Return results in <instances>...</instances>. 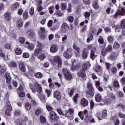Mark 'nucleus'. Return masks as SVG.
Instances as JSON below:
<instances>
[{
	"label": "nucleus",
	"instance_id": "nucleus-1",
	"mask_svg": "<svg viewBox=\"0 0 125 125\" xmlns=\"http://www.w3.org/2000/svg\"><path fill=\"white\" fill-rule=\"evenodd\" d=\"M29 88L32 90L33 93H35L36 88L38 93H41V92L42 91V86L37 82L34 83V85L32 83H29Z\"/></svg>",
	"mask_w": 125,
	"mask_h": 125
},
{
	"label": "nucleus",
	"instance_id": "nucleus-2",
	"mask_svg": "<svg viewBox=\"0 0 125 125\" xmlns=\"http://www.w3.org/2000/svg\"><path fill=\"white\" fill-rule=\"evenodd\" d=\"M50 61L54 65L55 63L58 64V68H61L62 66V60L59 56H55L53 60H51Z\"/></svg>",
	"mask_w": 125,
	"mask_h": 125
},
{
	"label": "nucleus",
	"instance_id": "nucleus-3",
	"mask_svg": "<svg viewBox=\"0 0 125 125\" xmlns=\"http://www.w3.org/2000/svg\"><path fill=\"white\" fill-rule=\"evenodd\" d=\"M62 73L64 76L65 79H66L67 81H70V80L72 79V74H71L67 68H63L62 69Z\"/></svg>",
	"mask_w": 125,
	"mask_h": 125
},
{
	"label": "nucleus",
	"instance_id": "nucleus-4",
	"mask_svg": "<svg viewBox=\"0 0 125 125\" xmlns=\"http://www.w3.org/2000/svg\"><path fill=\"white\" fill-rule=\"evenodd\" d=\"M89 49H91L90 52V58L91 59H94L97 57V55H95V52L96 51V48L95 47H92V45H90L88 46Z\"/></svg>",
	"mask_w": 125,
	"mask_h": 125
},
{
	"label": "nucleus",
	"instance_id": "nucleus-5",
	"mask_svg": "<svg viewBox=\"0 0 125 125\" xmlns=\"http://www.w3.org/2000/svg\"><path fill=\"white\" fill-rule=\"evenodd\" d=\"M85 93L87 98H92V97L94 96V90L87 89L85 91Z\"/></svg>",
	"mask_w": 125,
	"mask_h": 125
},
{
	"label": "nucleus",
	"instance_id": "nucleus-6",
	"mask_svg": "<svg viewBox=\"0 0 125 125\" xmlns=\"http://www.w3.org/2000/svg\"><path fill=\"white\" fill-rule=\"evenodd\" d=\"M74 114V108H70L68 111H65V117H67L68 119H70Z\"/></svg>",
	"mask_w": 125,
	"mask_h": 125
},
{
	"label": "nucleus",
	"instance_id": "nucleus-7",
	"mask_svg": "<svg viewBox=\"0 0 125 125\" xmlns=\"http://www.w3.org/2000/svg\"><path fill=\"white\" fill-rule=\"evenodd\" d=\"M125 13V8L124 7L121 8V10H118L114 15V18H117L118 15H124Z\"/></svg>",
	"mask_w": 125,
	"mask_h": 125
},
{
	"label": "nucleus",
	"instance_id": "nucleus-8",
	"mask_svg": "<svg viewBox=\"0 0 125 125\" xmlns=\"http://www.w3.org/2000/svg\"><path fill=\"white\" fill-rule=\"evenodd\" d=\"M50 118L52 121H57L59 119V117L57 116V115H56V113H55L54 111H51L50 112Z\"/></svg>",
	"mask_w": 125,
	"mask_h": 125
},
{
	"label": "nucleus",
	"instance_id": "nucleus-9",
	"mask_svg": "<svg viewBox=\"0 0 125 125\" xmlns=\"http://www.w3.org/2000/svg\"><path fill=\"white\" fill-rule=\"evenodd\" d=\"M71 62L72 63V65L70 67V69L71 71H74V70H75V69L77 68V67H79V65H77V62L75 59L72 60Z\"/></svg>",
	"mask_w": 125,
	"mask_h": 125
},
{
	"label": "nucleus",
	"instance_id": "nucleus-10",
	"mask_svg": "<svg viewBox=\"0 0 125 125\" xmlns=\"http://www.w3.org/2000/svg\"><path fill=\"white\" fill-rule=\"evenodd\" d=\"M53 94L54 97L56 98L58 101L61 100V94H60V92L59 91H55Z\"/></svg>",
	"mask_w": 125,
	"mask_h": 125
},
{
	"label": "nucleus",
	"instance_id": "nucleus-11",
	"mask_svg": "<svg viewBox=\"0 0 125 125\" xmlns=\"http://www.w3.org/2000/svg\"><path fill=\"white\" fill-rule=\"evenodd\" d=\"M118 55L119 54H118V53H112L111 55L108 57V59H109L110 60H116Z\"/></svg>",
	"mask_w": 125,
	"mask_h": 125
},
{
	"label": "nucleus",
	"instance_id": "nucleus-12",
	"mask_svg": "<svg viewBox=\"0 0 125 125\" xmlns=\"http://www.w3.org/2000/svg\"><path fill=\"white\" fill-rule=\"evenodd\" d=\"M78 76L80 78H82V79L85 78V77H86V74H85V71L84 69H81L78 72Z\"/></svg>",
	"mask_w": 125,
	"mask_h": 125
},
{
	"label": "nucleus",
	"instance_id": "nucleus-13",
	"mask_svg": "<svg viewBox=\"0 0 125 125\" xmlns=\"http://www.w3.org/2000/svg\"><path fill=\"white\" fill-rule=\"evenodd\" d=\"M69 30V26L67 23H63L62 25V31L63 33H66V31Z\"/></svg>",
	"mask_w": 125,
	"mask_h": 125
},
{
	"label": "nucleus",
	"instance_id": "nucleus-14",
	"mask_svg": "<svg viewBox=\"0 0 125 125\" xmlns=\"http://www.w3.org/2000/svg\"><path fill=\"white\" fill-rule=\"evenodd\" d=\"M81 104L84 107H86L88 105V101L84 98H82L81 101Z\"/></svg>",
	"mask_w": 125,
	"mask_h": 125
},
{
	"label": "nucleus",
	"instance_id": "nucleus-15",
	"mask_svg": "<svg viewBox=\"0 0 125 125\" xmlns=\"http://www.w3.org/2000/svg\"><path fill=\"white\" fill-rule=\"evenodd\" d=\"M50 50L52 53H55V52H57V50H58V47L56 46V45L53 44L51 46Z\"/></svg>",
	"mask_w": 125,
	"mask_h": 125
},
{
	"label": "nucleus",
	"instance_id": "nucleus-16",
	"mask_svg": "<svg viewBox=\"0 0 125 125\" xmlns=\"http://www.w3.org/2000/svg\"><path fill=\"white\" fill-rule=\"evenodd\" d=\"M95 99L96 102H101L102 101V96L100 93H98L95 95Z\"/></svg>",
	"mask_w": 125,
	"mask_h": 125
},
{
	"label": "nucleus",
	"instance_id": "nucleus-17",
	"mask_svg": "<svg viewBox=\"0 0 125 125\" xmlns=\"http://www.w3.org/2000/svg\"><path fill=\"white\" fill-rule=\"evenodd\" d=\"M19 69L21 72H25V71H26L25 63L24 62H22L20 63Z\"/></svg>",
	"mask_w": 125,
	"mask_h": 125
},
{
	"label": "nucleus",
	"instance_id": "nucleus-18",
	"mask_svg": "<svg viewBox=\"0 0 125 125\" xmlns=\"http://www.w3.org/2000/svg\"><path fill=\"white\" fill-rule=\"evenodd\" d=\"M91 65L89 63V62H87L85 63H84L82 66V69H83L84 71H85L87 69H88L90 67Z\"/></svg>",
	"mask_w": 125,
	"mask_h": 125
},
{
	"label": "nucleus",
	"instance_id": "nucleus-19",
	"mask_svg": "<svg viewBox=\"0 0 125 125\" xmlns=\"http://www.w3.org/2000/svg\"><path fill=\"white\" fill-rule=\"evenodd\" d=\"M87 54H88V51L87 49H84L82 53V57L83 59H86L87 58Z\"/></svg>",
	"mask_w": 125,
	"mask_h": 125
},
{
	"label": "nucleus",
	"instance_id": "nucleus-20",
	"mask_svg": "<svg viewBox=\"0 0 125 125\" xmlns=\"http://www.w3.org/2000/svg\"><path fill=\"white\" fill-rule=\"evenodd\" d=\"M25 44L27 45V48L29 50H33L35 48V45L33 43H30L29 42H26Z\"/></svg>",
	"mask_w": 125,
	"mask_h": 125
},
{
	"label": "nucleus",
	"instance_id": "nucleus-21",
	"mask_svg": "<svg viewBox=\"0 0 125 125\" xmlns=\"http://www.w3.org/2000/svg\"><path fill=\"white\" fill-rule=\"evenodd\" d=\"M104 102L107 105H109V104H111V100L110 99V98L109 97V96L105 97L104 98Z\"/></svg>",
	"mask_w": 125,
	"mask_h": 125
},
{
	"label": "nucleus",
	"instance_id": "nucleus-22",
	"mask_svg": "<svg viewBox=\"0 0 125 125\" xmlns=\"http://www.w3.org/2000/svg\"><path fill=\"white\" fill-rule=\"evenodd\" d=\"M18 27H22L24 25V21L21 19H19L17 22Z\"/></svg>",
	"mask_w": 125,
	"mask_h": 125
},
{
	"label": "nucleus",
	"instance_id": "nucleus-23",
	"mask_svg": "<svg viewBox=\"0 0 125 125\" xmlns=\"http://www.w3.org/2000/svg\"><path fill=\"white\" fill-rule=\"evenodd\" d=\"M11 106H8L7 107V110L5 111V115L6 116H8V117L10 116V112L11 111Z\"/></svg>",
	"mask_w": 125,
	"mask_h": 125
},
{
	"label": "nucleus",
	"instance_id": "nucleus-24",
	"mask_svg": "<svg viewBox=\"0 0 125 125\" xmlns=\"http://www.w3.org/2000/svg\"><path fill=\"white\" fill-rule=\"evenodd\" d=\"M74 49L76 50V56L77 57H79L80 56V48H79L78 46L76 45H74L73 46Z\"/></svg>",
	"mask_w": 125,
	"mask_h": 125
},
{
	"label": "nucleus",
	"instance_id": "nucleus-25",
	"mask_svg": "<svg viewBox=\"0 0 125 125\" xmlns=\"http://www.w3.org/2000/svg\"><path fill=\"white\" fill-rule=\"evenodd\" d=\"M27 35H28V38H30V39H33V38L36 37V34L34 32L29 31L28 32Z\"/></svg>",
	"mask_w": 125,
	"mask_h": 125
},
{
	"label": "nucleus",
	"instance_id": "nucleus-26",
	"mask_svg": "<svg viewBox=\"0 0 125 125\" xmlns=\"http://www.w3.org/2000/svg\"><path fill=\"white\" fill-rule=\"evenodd\" d=\"M34 76L35 78H37V79H42V78L43 75L42 73L41 72H37L34 74Z\"/></svg>",
	"mask_w": 125,
	"mask_h": 125
},
{
	"label": "nucleus",
	"instance_id": "nucleus-27",
	"mask_svg": "<svg viewBox=\"0 0 125 125\" xmlns=\"http://www.w3.org/2000/svg\"><path fill=\"white\" fill-rule=\"evenodd\" d=\"M42 50L41 48H37L34 51V54L36 55V56L39 55L40 53H42Z\"/></svg>",
	"mask_w": 125,
	"mask_h": 125
},
{
	"label": "nucleus",
	"instance_id": "nucleus-28",
	"mask_svg": "<svg viewBox=\"0 0 125 125\" xmlns=\"http://www.w3.org/2000/svg\"><path fill=\"white\" fill-rule=\"evenodd\" d=\"M108 116V113H107V110L104 109L103 111L102 115L100 116L101 118H106Z\"/></svg>",
	"mask_w": 125,
	"mask_h": 125
},
{
	"label": "nucleus",
	"instance_id": "nucleus-29",
	"mask_svg": "<svg viewBox=\"0 0 125 125\" xmlns=\"http://www.w3.org/2000/svg\"><path fill=\"white\" fill-rule=\"evenodd\" d=\"M92 40H93V35L91 34H89V35L88 36V38L87 39V42L88 43L90 42H91Z\"/></svg>",
	"mask_w": 125,
	"mask_h": 125
},
{
	"label": "nucleus",
	"instance_id": "nucleus-30",
	"mask_svg": "<svg viewBox=\"0 0 125 125\" xmlns=\"http://www.w3.org/2000/svg\"><path fill=\"white\" fill-rule=\"evenodd\" d=\"M54 14L55 15H56V16L60 17V16H62V15H63V13H62L61 10H57L55 11Z\"/></svg>",
	"mask_w": 125,
	"mask_h": 125
},
{
	"label": "nucleus",
	"instance_id": "nucleus-31",
	"mask_svg": "<svg viewBox=\"0 0 125 125\" xmlns=\"http://www.w3.org/2000/svg\"><path fill=\"white\" fill-rule=\"evenodd\" d=\"M38 58L41 61L44 60L46 58V56H45V54L42 53L38 56Z\"/></svg>",
	"mask_w": 125,
	"mask_h": 125
},
{
	"label": "nucleus",
	"instance_id": "nucleus-32",
	"mask_svg": "<svg viewBox=\"0 0 125 125\" xmlns=\"http://www.w3.org/2000/svg\"><path fill=\"white\" fill-rule=\"evenodd\" d=\"M6 21L10 20V14L9 13H5L4 15Z\"/></svg>",
	"mask_w": 125,
	"mask_h": 125
},
{
	"label": "nucleus",
	"instance_id": "nucleus-33",
	"mask_svg": "<svg viewBox=\"0 0 125 125\" xmlns=\"http://www.w3.org/2000/svg\"><path fill=\"white\" fill-rule=\"evenodd\" d=\"M101 66L100 65H96L94 67V70L95 71V72H100L102 70Z\"/></svg>",
	"mask_w": 125,
	"mask_h": 125
},
{
	"label": "nucleus",
	"instance_id": "nucleus-34",
	"mask_svg": "<svg viewBox=\"0 0 125 125\" xmlns=\"http://www.w3.org/2000/svg\"><path fill=\"white\" fill-rule=\"evenodd\" d=\"M61 9L62 10H65L67 7V3L62 2L61 3Z\"/></svg>",
	"mask_w": 125,
	"mask_h": 125
},
{
	"label": "nucleus",
	"instance_id": "nucleus-35",
	"mask_svg": "<svg viewBox=\"0 0 125 125\" xmlns=\"http://www.w3.org/2000/svg\"><path fill=\"white\" fill-rule=\"evenodd\" d=\"M63 56L66 59H70L72 57V55H69L67 52H64L63 53Z\"/></svg>",
	"mask_w": 125,
	"mask_h": 125
},
{
	"label": "nucleus",
	"instance_id": "nucleus-36",
	"mask_svg": "<svg viewBox=\"0 0 125 125\" xmlns=\"http://www.w3.org/2000/svg\"><path fill=\"white\" fill-rule=\"evenodd\" d=\"M15 53L17 55H20V54H22V50H21V49L20 48H17L16 49Z\"/></svg>",
	"mask_w": 125,
	"mask_h": 125
},
{
	"label": "nucleus",
	"instance_id": "nucleus-37",
	"mask_svg": "<svg viewBox=\"0 0 125 125\" xmlns=\"http://www.w3.org/2000/svg\"><path fill=\"white\" fill-rule=\"evenodd\" d=\"M93 7L95 9H98L99 8V5L97 3V1H94L93 3Z\"/></svg>",
	"mask_w": 125,
	"mask_h": 125
},
{
	"label": "nucleus",
	"instance_id": "nucleus-38",
	"mask_svg": "<svg viewBox=\"0 0 125 125\" xmlns=\"http://www.w3.org/2000/svg\"><path fill=\"white\" fill-rule=\"evenodd\" d=\"M40 122L41 124H45L46 123V119L45 117H43L42 116H40Z\"/></svg>",
	"mask_w": 125,
	"mask_h": 125
},
{
	"label": "nucleus",
	"instance_id": "nucleus-39",
	"mask_svg": "<svg viewBox=\"0 0 125 125\" xmlns=\"http://www.w3.org/2000/svg\"><path fill=\"white\" fill-rule=\"evenodd\" d=\"M31 108H32V105H31V104H30V103H27L26 104H25L26 110H31Z\"/></svg>",
	"mask_w": 125,
	"mask_h": 125
},
{
	"label": "nucleus",
	"instance_id": "nucleus-40",
	"mask_svg": "<svg viewBox=\"0 0 125 125\" xmlns=\"http://www.w3.org/2000/svg\"><path fill=\"white\" fill-rule=\"evenodd\" d=\"M87 88L88 90H94L93 87L92 86V84L91 83H88L87 84Z\"/></svg>",
	"mask_w": 125,
	"mask_h": 125
},
{
	"label": "nucleus",
	"instance_id": "nucleus-41",
	"mask_svg": "<svg viewBox=\"0 0 125 125\" xmlns=\"http://www.w3.org/2000/svg\"><path fill=\"white\" fill-rule=\"evenodd\" d=\"M120 44L118 43V42H115L113 45V48L114 49H118V48H120Z\"/></svg>",
	"mask_w": 125,
	"mask_h": 125
},
{
	"label": "nucleus",
	"instance_id": "nucleus-42",
	"mask_svg": "<svg viewBox=\"0 0 125 125\" xmlns=\"http://www.w3.org/2000/svg\"><path fill=\"white\" fill-rule=\"evenodd\" d=\"M98 42L99 43H101V44H103V43H104V39H103V37H102V36H100L99 37Z\"/></svg>",
	"mask_w": 125,
	"mask_h": 125
},
{
	"label": "nucleus",
	"instance_id": "nucleus-43",
	"mask_svg": "<svg viewBox=\"0 0 125 125\" xmlns=\"http://www.w3.org/2000/svg\"><path fill=\"white\" fill-rule=\"evenodd\" d=\"M20 4L18 2H17L12 5V9H17L18 7H19Z\"/></svg>",
	"mask_w": 125,
	"mask_h": 125
},
{
	"label": "nucleus",
	"instance_id": "nucleus-44",
	"mask_svg": "<svg viewBox=\"0 0 125 125\" xmlns=\"http://www.w3.org/2000/svg\"><path fill=\"white\" fill-rule=\"evenodd\" d=\"M57 111L58 112V114H59V115H61L62 116H65V113H63L62 109L61 108H58L57 109Z\"/></svg>",
	"mask_w": 125,
	"mask_h": 125
},
{
	"label": "nucleus",
	"instance_id": "nucleus-45",
	"mask_svg": "<svg viewBox=\"0 0 125 125\" xmlns=\"http://www.w3.org/2000/svg\"><path fill=\"white\" fill-rule=\"evenodd\" d=\"M48 9L50 14H52V13L54 12V6H51V7H49Z\"/></svg>",
	"mask_w": 125,
	"mask_h": 125
},
{
	"label": "nucleus",
	"instance_id": "nucleus-46",
	"mask_svg": "<svg viewBox=\"0 0 125 125\" xmlns=\"http://www.w3.org/2000/svg\"><path fill=\"white\" fill-rule=\"evenodd\" d=\"M35 13V10L34 9V7H31L29 9V14L31 16L34 15V13Z\"/></svg>",
	"mask_w": 125,
	"mask_h": 125
},
{
	"label": "nucleus",
	"instance_id": "nucleus-47",
	"mask_svg": "<svg viewBox=\"0 0 125 125\" xmlns=\"http://www.w3.org/2000/svg\"><path fill=\"white\" fill-rule=\"evenodd\" d=\"M78 97H79V94H76L73 97V100L74 103H77V102H78Z\"/></svg>",
	"mask_w": 125,
	"mask_h": 125
},
{
	"label": "nucleus",
	"instance_id": "nucleus-48",
	"mask_svg": "<svg viewBox=\"0 0 125 125\" xmlns=\"http://www.w3.org/2000/svg\"><path fill=\"white\" fill-rule=\"evenodd\" d=\"M112 49H113V47H112L111 45H109L105 49V50L108 52H111V51H112Z\"/></svg>",
	"mask_w": 125,
	"mask_h": 125
},
{
	"label": "nucleus",
	"instance_id": "nucleus-49",
	"mask_svg": "<svg viewBox=\"0 0 125 125\" xmlns=\"http://www.w3.org/2000/svg\"><path fill=\"white\" fill-rule=\"evenodd\" d=\"M74 91H75V88H73L70 90L69 93H68V95H69L70 97H72L73 96Z\"/></svg>",
	"mask_w": 125,
	"mask_h": 125
},
{
	"label": "nucleus",
	"instance_id": "nucleus-50",
	"mask_svg": "<svg viewBox=\"0 0 125 125\" xmlns=\"http://www.w3.org/2000/svg\"><path fill=\"white\" fill-rule=\"evenodd\" d=\"M68 37L67 35H64L62 38V43H65Z\"/></svg>",
	"mask_w": 125,
	"mask_h": 125
},
{
	"label": "nucleus",
	"instance_id": "nucleus-51",
	"mask_svg": "<svg viewBox=\"0 0 125 125\" xmlns=\"http://www.w3.org/2000/svg\"><path fill=\"white\" fill-rule=\"evenodd\" d=\"M78 115L82 121H83V111H80L78 113Z\"/></svg>",
	"mask_w": 125,
	"mask_h": 125
},
{
	"label": "nucleus",
	"instance_id": "nucleus-52",
	"mask_svg": "<svg viewBox=\"0 0 125 125\" xmlns=\"http://www.w3.org/2000/svg\"><path fill=\"white\" fill-rule=\"evenodd\" d=\"M19 41L21 43H24L25 42V38L22 37H21L19 39Z\"/></svg>",
	"mask_w": 125,
	"mask_h": 125
},
{
	"label": "nucleus",
	"instance_id": "nucleus-53",
	"mask_svg": "<svg viewBox=\"0 0 125 125\" xmlns=\"http://www.w3.org/2000/svg\"><path fill=\"white\" fill-rule=\"evenodd\" d=\"M114 86L115 87H120V84L119 83V82L118 81H115L113 82Z\"/></svg>",
	"mask_w": 125,
	"mask_h": 125
},
{
	"label": "nucleus",
	"instance_id": "nucleus-54",
	"mask_svg": "<svg viewBox=\"0 0 125 125\" xmlns=\"http://www.w3.org/2000/svg\"><path fill=\"white\" fill-rule=\"evenodd\" d=\"M121 26L122 29H125V20H123L122 21L121 23Z\"/></svg>",
	"mask_w": 125,
	"mask_h": 125
},
{
	"label": "nucleus",
	"instance_id": "nucleus-55",
	"mask_svg": "<svg viewBox=\"0 0 125 125\" xmlns=\"http://www.w3.org/2000/svg\"><path fill=\"white\" fill-rule=\"evenodd\" d=\"M22 56L23 57V58H29V56H30V54H29L28 53H23L22 54Z\"/></svg>",
	"mask_w": 125,
	"mask_h": 125
},
{
	"label": "nucleus",
	"instance_id": "nucleus-56",
	"mask_svg": "<svg viewBox=\"0 0 125 125\" xmlns=\"http://www.w3.org/2000/svg\"><path fill=\"white\" fill-rule=\"evenodd\" d=\"M9 66L10 67H17V64H16V63L14 62H11L9 63Z\"/></svg>",
	"mask_w": 125,
	"mask_h": 125
},
{
	"label": "nucleus",
	"instance_id": "nucleus-57",
	"mask_svg": "<svg viewBox=\"0 0 125 125\" xmlns=\"http://www.w3.org/2000/svg\"><path fill=\"white\" fill-rule=\"evenodd\" d=\"M41 113H42V109H38L35 110V114L37 116H39Z\"/></svg>",
	"mask_w": 125,
	"mask_h": 125
},
{
	"label": "nucleus",
	"instance_id": "nucleus-58",
	"mask_svg": "<svg viewBox=\"0 0 125 125\" xmlns=\"http://www.w3.org/2000/svg\"><path fill=\"white\" fill-rule=\"evenodd\" d=\"M67 19H68L69 22H70V23H72L73 22V21H74V17H73L72 16L68 17Z\"/></svg>",
	"mask_w": 125,
	"mask_h": 125
},
{
	"label": "nucleus",
	"instance_id": "nucleus-59",
	"mask_svg": "<svg viewBox=\"0 0 125 125\" xmlns=\"http://www.w3.org/2000/svg\"><path fill=\"white\" fill-rule=\"evenodd\" d=\"M108 42L110 43L113 42V41H114V39L113 38V37L112 36H109L108 38Z\"/></svg>",
	"mask_w": 125,
	"mask_h": 125
},
{
	"label": "nucleus",
	"instance_id": "nucleus-60",
	"mask_svg": "<svg viewBox=\"0 0 125 125\" xmlns=\"http://www.w3.org/2000/svg\"><path fill=\"white\" fill-rule=\"evenodd\" d=\"M120 82L123 85H125V77H123L121 79Z\"/></svg>",
	"mask_w": 125,
	"mask_h": 125
},
{
	"label": "nucleus",
	"instance_id": "nucleus-61",
	"mask_svg": "<svg viewBox=\"0 0 125 125\" xmlns=\"http://www.w3.org/2000/svg\"><path fill=\"white\" fill-rule=\"evenodd\" d=\"M84 16L85 18H88V17H89V16H90V13L88 12H85L84 13Z\"/></svg>",
	"mask_w": 125,
	"mask_h": 125
},
{
	"label": "nucleus",
	"instance_id": "nucleus-62",
	"mask_svg": "<svg viewBox=\"0 0 125 125\" xmlns=\"http://www.w3.org/2000/svg\"><path fill=\"white\" fill-rule=\"evenodd\" d=\"M21 113L19 111H15L14 112V115L16 117H19V116H20Z\"/></svg>",
	"mask_w": 125,
	"mask_h": 125
},
{
	"label": "nucleus",
	"instance_id": "nucleus-63",
	"mask_svg": "<svg viewBox=\"0 0 125 125\" xmlns=\"http://www.w3.org/2000/svg\"><path fill=\"white\" fill-rule=\"evenodd\" d=\"M52 24H53V21H52V20H49L47 24L48 27H51Z\"/></svg>",
	"mask_w": 125,
	"mask_h": 125
},
{
	"label": "nucleus",
	"instance_id": "nucleus-64",
	"mask_svg": "<svg viewBox=\"0 0 125 125\" xmlns=\"http://www.w3.org/2000/svg\"><path fill=\"white\" fill-rule=\"evenodd\" d=\"M121 31V27L120 26H117L115 28V32L118 33Z\"/></svg>",
	"mask_w": 125,
	"mask_h": 125
}]
</instances>
